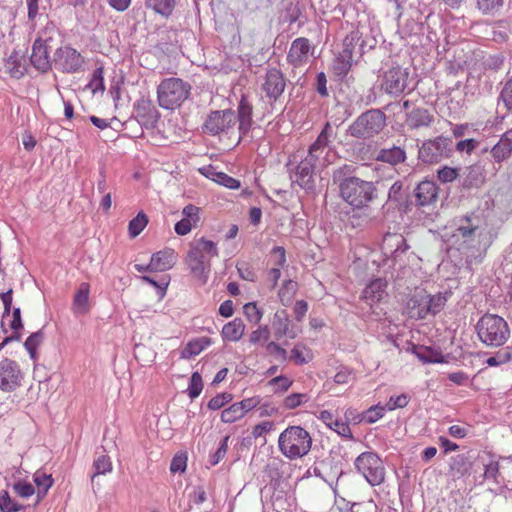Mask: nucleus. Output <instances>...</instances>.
I'll return each instance as SVG.
<instances>
[{
	"instance_id": "13d9d810",
	"label": "nucleus",
	"mask_w": 512,
	"mask_h": 512,
	"mask_svg": "<svg viewBox=\"0 0 512 512\" xmlns=\"http://www.w3.org/2000/svg\"><path fill=\"white\" fill-rule=\"evenodd\" d=\"M354 49H355L354 38L346 37L343 40L342 50L339 52L337 57L342 60H348V62H350L352 64Z\"/></svg>"
},
{
	"instance_id": "6e6552de",
	"label": "nucleus",
	"mask_w": 512,
	"mask_h": 512,
	"mask_svg": "<svg viewBox=\"0 0 512 512\" xmlns=\"http://www.w3.org/2000/svg\"><path fill=\"white\" fill-rule=\"evenodd\" d=\"M356 470L371 486H379L385 481V467L377 453L366 451L354 461Z\"/></svg>"
},
{
	"instance_id": "6ab92c4d",
	"label": "nucleus",
	"mask_w": 512,
	"mask_h": 512,
	"mask_svg": "<svg viewBox=\"0 0 512 512\" xmlns=\"http://www.w3.org/2000/svg\"><path fill=\"white\" fill-rule=\"evenodd\" d=\"M388 202L394 203L399 210L404 212L409 211L413 206L412 195L404 189L402 181L392 184L388 191Z\"/></svg>"
},
{
	"instance_id": "473e14b6",
	"label": "nucleus",
	"mask_w": 512,
	"mask_h": 512,
	"mask_svg": "<svg viewBox=\"0 0 512 512\" xmlns=\"http://www.w3.org/2000/svg\"><path fill=\"white\" fill-rule=\"evenodd\" d=\"M244 329L243 321L236 318L223 326L222 336L228 341L236 342L243 336Z\"/></svg>"
},
{
	"instance_id": "b1692460",
	"label": "nucleus",
	"mask_w": 512,
	"mask_h": 512,
	"mask_svg": "<svg viewBox=\"0 0 512 512\" xmlns=\"http://www.w3.org/2000/svg\"><path fill=\"white\" fill-rule=\"evenodd\" d=\"M90 284L82 282L78 286L72 302V310L75 314L84 315L90 310L89 304Z\"/></svg>"
},
{
	"instance_id": "a878e982",
	"label": "nucleus",
	"mask_w": 512,
	"mask_h": 512,
	"mask_svg": "<svg viewBox=\"0 0 512 512\" xmlns=\"http://www.w3.org/2000/svg\"><path fill=\"white\" fill-rule=\"evenodd\" d=\"M176 255L172 249H165L154 253L150 260V267L156 271H166L173 267Z\"/></svg>"
},
{
	"instance_id": "bf43d9fd",
	"label": "nucleus",
	"mask_w": 512,
	"mask_h": 512,
	"mask_svg": "<svg viewBox=\"0 0 512 512\" xmlns=\"http://www.w3.org/2000/svg\"><path fill=\"white\" fill-rule=\"evenodd\" d=\"M233 396L230 393H220L213 397L207 404L210 410H219L224 407L227 403L232 401Z\"/></svg>"
},
{
	"instance_id": "4468645a",
	"label": "nucleus",
	"mask_w": 512,
	"mask_h": 512,
	"mask_svg": "<svg viewBox=\"0 0 512 512\" xmlns=\"http://www.w3.org/2000/svg\"><path fill=\"white\" fill-rule=\"evenodd\" d=\"M22 373L19 365L9 358L0 361V389L5 392L14 391L21 385Z\"/></svg>"
},
{
	"instance_id": "39448f33",
	"label": "nucleus",
	"mask_w": 512,
	"mask_h": 512,
	"mask_svg": "<svg viewBox=\"0 0 512 512\" xmlns=\"http://www.w3.org/2000/svg\"><path fill=\"white\" fill-rule=\"evenodd\" d=\"M312 446L309 432L301 426H288L278 438L281 453L290 460L307 455Z\"/></svg>"
},
{
	"instance_id": "c85d7f7f",
	"label": "nucleus",
	"mask_w": 512,
	"mask_h": 512,
	"mask_svg": "<svg viewBox=\"0 0 512 512\" xmlns=\"http://www.w3.org/2000/svg\"><path fill=\"white\" fill-rule=\"evenodd\" d=\"M376 159L391 165L403 163L406 160V151L400 146H392L390 148H382Z\"/></svg>"
},
{
	"instance_id": "7ed1b4c3",
	"label": "nucleus",
	"mask_w": 512,
	"mask_h": 512,
	"mask_svg": "<svg viewBox=\"0 0 512 512\" xmlns=\"http://www.w3.org/2000/svg\"><path fill=\"white\" fill-rule=\"evenodd\" d=\"M387 126V116L379 108H370L348 126L347 135L359 140H371L382 133Z\"/></svg>"
},
{
	"instance_id": "864d4df0",
	"label": "nucleus",
	"mask_w": 512,
	"mask_h": 512,
	"mask_svg": "<svg viewBox=\"0 0 512 512\" xmlns=\"http://www.w3.org/2000/svg\"><path fill=\"white\" fill-rule=\"evenodd\" d=\"M327 156L321 152H314L311 148L308 150L307 156L303 159L305 163L311 164L312 168L316 170L318 167H325L327 165Z\"/></svg>"
},
{
	"instance_id": "f03ea898",
	"label": "nucleus",
	"mask_w": 512,
	"mask_h": 512,
	"mask_svg": "<svg viewBox=\"0 0 512 512\" xmlns=\"http://www.w3.org/2000/svg\"><path fill=\"white\" fill-rule=\"evenodd\" d=\"M482 219L475 213H468L454 220L450 242L458 251L468 252L477 248L483 234Z\"/></svg>"
},
{
	"instance_id": "ddd939ff",
	"label": "nucleus",
	"mask_w": 512,
	"mask_h": 512,
	"mask_svg": "<svg viewBox=\"0 0 512 512\" xmlns=\"http://www.w3.org/2000/svg\"><path fill=\"white\" fill-rule=\"evenodd\" d=\"M409 72L400 65L392 66L385 71L381 84L385 93L393 96L402 94L408 86Z\"/></svg>"
},
{
	"instance_id": "2f4dec72",
	"label": "nucleus",
	"mask_w": 512,
	"mask_h": 512,
	"mask_svg": "<svg viewBox=\"0 0 512 512\" xmlns=\"http://www.w3.org/2000/svg\"><path fill=\"white\" fill-rule=\"evenodd\" d=\"M484 183V176L480 166L472 165L466 168L461 185L464 189L478 188Z\"/></svg>"
},
{
	"instance_id": "c03bdc74",
	"label": "nucleus",
	"mask_w": 512,
	"mask_h": 512,
	"mask_svg": "<svg viewBox=\"0 0 512 512\" xmlns=\"http://www.w3.org/2000/svg\"><path fill=\"white\" fill-rule=\"evenodd\" d=\"M512 359V348L505 347L500 349L495 355L487 358L486 364L490 367L500 366Z\"/></svg>"
},
{
	"instance_id": "f8f14e48",
	"label": "nucleus",
	"mask_w": 512,
	"mask_h": 512,
	"mask_svg": "<svg viewBox=\"0 0 512 512\" xmlns=\"http://www.w3.org/2000/svg\"><path fill=\"white\" fill-rule=\"evenodd\" d=\"M236 123V116L231 109L211 111L202 126L203 132L212 136L227 133Z\"/></svg>"
},
{
	"instance_id": "f257e3e1",
	"label": "nucleus",
	"mask_w": 512,
	"mask_h": 512,
	"mask_svg": "<svg viewBox=\"0 0 512 512\" xmlns=\"http://www.w3.org/2000/svg\"><path fill=\"white\" fill-rule=\"evenodd\" d=\"M356 166L343 164L333 170L332 182L338 187L339 196L354 209H363L376 197V187L371 181L355 175Z\"/></svg>"
},
{
	"instance_id": "58836bf2",
	"label": "nucleus",
	"mask_w": 512,
	"mask_h": 512,
	"mask_svg": "<svg viewBox=\"0 0 512 512\" xmlns=\"http://www.w3.org/2000/svg\"><path fill=\"white\" fill-rule=\"evenodd\" d=\"M44 339V333L42 329L32 333L24 342V347L28 351L32 360L37 359V347L42 343Z\"/></svg>"
},
{
	"instance_id": "052dcab7",
	"label": "nucleus",
	"mask_w": 512,
	"mask_h": 512,
	"mask_svg": "<svg viewBox=\"0 0 512 512\" xmlns=\"http://www.w3.org/2000/svg\"><path fill=\"white\" fill-rule=\"evenodd\" d=\"M270 337V330L267 325L259 326L249 336V342L251 344H258L261 341L267 342Z\"/></svg>"
},
{
	"instance_id": "bb28decb",
	"label": "nucleus",
	"mask_w": 512,
	"mask_h": 512,
	"mask_svg": "<svg viewBox=\"0 0 512 512\" xmlns=\"http://www.w3.org/2000/svg\"><path fill=\"white\" fill-rule=\"evenodd\" d=\"M314 173L315 170L311 164L305 163L302 160L296 167L295 181L301 188L311 190L314 187Z\"/></svg>"
},
{
	"instance_id": "393cba45",
	"label": "nucleus",
	"mask_w": 512,
	"mask_h": 512,
	"mask_svg": "<svg viewBox=\"0 0 512 512\" xmlns=\"http://www.w3.org/2000/svg\"><path fill=\"white\" fill-rule=\"evenodd\" d=\"M335 136L336 134L333 127L329 122H327L316 140L310 145L309 148H311L314 152H321L323 155L328 156L330 151V144Z\"/></svg>"
},
{
	"instance_id": "423d86ee",
	"label": "nucleus",
	"mask_w": 512,
	"mask_h": 512,
	"mask_svg": "<svg viewBox=\"0 0 512 512\" xmlns=\"http://www.w3.org/2000/svg\"><path fill=\"white\" fill-rule=\"evenodd\" d=\"M479 340L489 347L503 346L510 337L507 322L496 314H484L476 324Z\"/></svg>"
},
{
	"instance_id": "f3484780",
	"label": "nucleus",
	"mask_w": 512,
	"mask_h": 512,
	"mask_svg": "<svg viewBox=\"0 0 512 512\" xmlns=\"http://www.w3.org/2000/svg\"><path fill=\"white\" fill-rule=\"evenodd\" d=\"M439 188L432 180H423L414 188L412 195L413 205L416 207L429 206L438 199Z\"/></svg>"
},
{
	"instance_id": "09e8293b",
	"label": "nucleus",
	"mask_w": 512,
	"mask_h": 512,
	"mask_svg": "<svg viewBox=\"0 0 512 512\" xmlns=\"http://www.w3.org/2000/svg\"><path fill=\"white\" fill-rule=\"evenodd\" d=\"M307 393H292L285 397L283 405L286 409H295L309 401Z\"/></svg>"
},
{
	"instance_id": "680f3d73",
	"label": "nucleus",
	"mask_w": 512,
	"mask_h": 512,
	"mask_svg": "<svg viewBox=\"0 0 512 512\" xmlns=\"http://www.w3.org/2000/svg\"><path fill=\"white\" fill-rule=\"evenodd\" d=\"M503 5V0H477V6L483 14L497 11Z\"/></svg>"
},
{
	"instance_id": "49530a36",
	"label": "nucleus",
	"mask_w": 512,
	"mask_h": 512,
	"mask_svg": "<svg viewBox=\"0 0 512 512\" xmlns=\"http://www.w3.org/2000/svg\"><path fill=\"white\" fill-rule=\"evenodd\" d=\"M24 505L14 502L8 493L3 490L0 492V511L1 512H18L24 509Z\"/></svg>"
},
{
	"instance_id": "ea45409f",
	"label": "nucleus",
	"mask_w": 512,
	"mask_h": 512,
	"mask_svg": "<svg viewBox=\"0 0 512 512\" xmlns=\"http://www.w3.org/2000/svg\"><path fill=\"white\" fill-rule=\"evenodd\" d=\"M403 243H404L403 235L397 234V233H393V234L388 233L383 237L382 250L385 255H390L391 257H393V254H394L393 250H395V248H396V246H398V244H403Z\"/></svg>"
},
{
	"instance_id": "8fccbe9b",
	"label": "nucleus",
	"mask_w": 512,
	"mask_h": 512,
	"mask_svg": "<svg viewBox=\"0 0 512 512\" xmlns=\"http://www.w3.org/2000/svg\"><path fill=\"white\" fill-rule=\"evenodd\" d=\"M460 169L449 166H443L437 171L438 180L443 183H451L455 181L459 176Z\"/></svg>"
},
{
	"instance_id": "aec40b11",
	"label": "nucleus",
	"mask_w": 512,
	"mask_h": 512,
	"mask_svg": "<svg viewBox=\"0 0 512 512\" xmlns=\"http://www.w3.org/2000/svg\"><path fill=\"white\" fill-rule=\"evenodd\" d=\"M31 64L40 72H46L51 68L53 60L50 61L46 42L42 39H36L32 46L30 56Z\"/></svg>"
},
{
	"instance_id": "6e6d98bb",
	"label": "nucleus",
	"mask_w": 512,
	"mask_h": 512,
	"mask_svg": "<svg viewBox=\"0 0 512 512\" xmlns=\"http://www.w3.org/2000/svg\"><path fill=\"white\" fill-rule=\"evenodd\" d=\"M266 351L278 361L285 362L288 359L287 351L280 344L274 341L266 344Z\"/></svg>"
},
{
	"instance_id": "4be33fe9",
	"label": "nucleus",
	"mask_w": 512,
	"mask_h": 512,
	"mask_svg": "<svg viewBox=\"0 0 512 512\" xmlns=\"http://www.w3.org/2000/svg\"><path fill=\"white\" fill-rule=\"evenodd\" d=\"M434 122V115L425 108L417 107L406 114L405 124L411 130L427 128Z\"/></svg>"
},
{
	"instance_id": "69168bd1",
	"label": "nucleus",
	"mask_w": 512,
	"mask_h": 512,
	"mask_svg": "<svg viewBox=\"0 0 512 512\" xmlns=\"http://www.w3.org/2000/svg\"><path fill=\"white\" fill-rule=\"evenodd\" d=\"M187 467V455L185 453L176 454L170 464L171 473L184 472Z\"/></svg>"
},
{
	"instance_id": "603ef678",
	"label": "nucleus",
	"mask_w": 512,
	"mask_h": 512,
	"mask_svg": "<svg viewBox=\"0 0 512 512\" xmlns=\"http://www.w3.org/2000/svg\"><path fill=\"white\" fill-rule=\"evenodd\" d=\"M242 410L239 409L237 403H233L221 413V420L224 423H233L243 417Z\"/></svg>"
},
{
	"instance_id": "c9c22d12",
	"label": "nucleus",
	"mask_w": 512,
	"mask_h": 512,
	"mask_svg": "<svg viewBox=\"0 0 512 512\" xmlns=\"http://www.w3.org/2000/svg\"><path fill=\"white\" fill-rule=\"evenodd\" d=\"M414 353L417 356V358L424 364L443 363L444 362L443 355L440 352H438L430 347L422 346V347L416 348Z\"/></svg>"
},
{
	"instance_id": "c756f323",
	"label": "nucleus",
	"mask_w": 512,
	"mask_h": 512,
	"mask_svg": "<svg viewBox=\"0 0 512 512\" xmlns=\"http://www.w3.org/2000/svg\"><path fill=\"white\" fill-rule=\"evenodd\" d=\"M239 132L247 134L252 126V105L243 97L238 105Z\"/></svg>"
},
{
	"instance_id": "0eeeda50",
	"label": "nucleus",
	"mask_w": 512,
	"mask_h": 512,
	"mask_svg": "<svg viewBox=\"0 0 512 512\" xmlns=\"http://www.w3.org/2000/svg\"><path fill=\"white\" fill-rule=\"evenodd\" d=\"M191 85L180 78H165L157 87L159 106L166 110L179 108L190 96Z\"/></svg>"
},
{
	"instance_id": "de8ad7c7",
	"label": "nucleus",
	"mask_w": 512,
	"mask_h": 512,
	"mask_svg": "<svg viewBox=\"0 0 512 512\" xmlns=\"http://www.w3.org/2000/svg\"><path fill=\"white\" fill-rule=\"evenodd\" d=\"M191 246H193L194 248H198L200 252L206 254L210 258L218 256L217 245L215 242L211 240L200 238L199 240L193 242Z\"/></svg>"
},
{
	"instance_id": "f704fd0d",
	"label": "nucleus",
	"mask_w": 512,
	"mask_h": 512,
	"mask_svg": "<svg viewBox=\"0 0 512 512\" xmlns=\"http://www.w3.org/2000/svg\"><path fill=\"white\" fill-rule=\"evenodd\" d=\"M33 480L35 485L37 486L38 503L41 500V498H43L47 494L48 490L53 485L54 481L51 475H48L41 471L35 472Z\"/></svg>"
},
{
	"instance_id": "3c124183",
	"label": "nucleus",
	"mask_w": 512,
	"mask_h": 512,
	"mask_svg": "<svg viewBox=\"0 0 512 512\" xmlns=\"http://www.w3.org/2000/svg\"><path fill=\"white\" fill-rule=\"evenodd\" d=\"M203 389V381L199 372H193L188 386V395L191 399H195L200 395Z\"/></svg>"
},
{
	"instance_id": "20e7f679",
	"label": "nucleus",
	"mask_w": 512,
	"mask_h": 512,
	"mask_svg": "<svg viewBox=\"0 0 512 512\" xmlns=\"http://www.w3.org/2000/svg\"><path fill=\"white\" fill-rule=\"evenodd\" d=\"M446 302L441 293L431 295L424 289L416 290L405 304V313L411 319L424 320L441 312Z\"/></svg>"
},
{
	"instance_id": "5fc2aeb1",
	"label": "nucleus",
	"mask_w": 512,
	"mask_h": 512,
	"mask_svg": "<svg viewBox=\"0 0 512 512\" xmlns=\"http://www.w3.org/2000/svg\"><path fill=\"white\" fill-rule=\"evenodd\" d=\"M346 507L350 512H377V506L373 500L347 503Z\"/></svg>"
},
{
	"instance_id": "79ce46f5",
	"label": "nucleus",
	"mask_w": 512,
	"mask_h": 512,
	"mask_svg": "<svg viewBox=\"0 0 512 512\" xmlns=\"http://www.w3.org/2000/svg\"><path fill=\"white\" fill-rule=\"evenodd\" d=\"M86 88L91 90L93 94L97 92H103L105 90L103 67H97L93 71L91 79Z\"/></svg>"
},
{
	"instance_id": "9b49d317",
	"label": "nucleus",
	"mask_w": 512,
	"mask_h": 512,
	"mask_svg": "<svg viewBox=\"0 0 512 512\" xmlns=\"http://www.w3.org/2000/svg\"><path fill=\"white\" fill-rule=\"evenodd\" d=\"M287 85V78L281 69L277 67H267L261 90L269 104L276 103L283 95Z\"/></svg>"
},
{
	"instance_id": "338daca9",
	"label": "nucleus",
	"mask_w": 512,
	"mask_h": 512,
	"mask_svg": "<svg viewBox=\"0 0 512 512\" xmlns=\"http://www.w3.org/2000/svg\"><path fill=\"white\" fill-rule=\"evenodd\" d=\"M292 383L293 381L284 375L274 377L269 381L270 386L276 387L274 390L276 393L287 391L291 387Z\"/></svg>"
},
{
	"instance_id": "774afa93",
	"label": "nucleus",
	"mask_w": 512,
	"mask_h": 512,
	"mask_svg": "<svg viewBox=\"0 0 512 512\" xmlns=\"http://www.w3.org/2000/svg\"><path fill=\"white\" fill-rule=\"evenodd\" d=\"M499 99L503 101L507 110L512 112V77L505 83Z\"/></svg>"
},
{
	"instance_id": "1a4fd4ad",
	"label": "nucleus",
	"mask_w": 512,
	"mask_h": 512,
	"mask_svg": "<svg viewBox=\"0 0 512 512\" xmlns=\"http://www.w3.org/2000/svg\"><path fill=\"white\" fill-rule=\"evenodd\" d=\"M53 65L59 72L75 74L84 71L86 60L79 51L67 45L56 49L53 55Z\"/></svg>"
},
{
	"instance_id": "2eb2a0df",
	"label": "nucleus",
	"mask_w": 512,
	"mask_h": 512,
	"mask_svg": "<svg viewBox=\"0 0 512 512\" xmlns=\"http://www.w3.org/2000/svg\"><path fill=\"white\" fill-rule=\"evenodd\" d=\"M133 114L139 124L146 129L155 128L160 118V113L152 100L144 97L134 104Z\"/></svg>"
},
{
	"instance_id": "37998d69",
	"label": "nucleus",
	"mask_w": 512,
	"mask_h": 512,
	"mask_svg": "<svg viewBox=\"0 0 512 512\" xmlns=\"http://www.w3.org/2000/svg\"><path fill=\"white\" fill-rule=\"evenodd\" d=\"M6 67L13 78H21L25 74V68L21 65V59L13 52L6 60Z\"/></svg>"
},
{
	"instance_id": "cd10ccee",
	"label": "nucleus",
	"mask_w": 512,
	"mask_h": 512,
	"mask_svg": "<svg viewBox=\"0 0 512 512\" xmlns=\"http://www.w3.org/2000/svg\"><path fill=\"white\" fill-rule=\"evenodd\" d=\"M387 282L382 278L371 281L363 290V298L372 303L381 301L386 295Z\"/></svg>"
},
{
	"instance_id": "dca6fc26",
	"label": "nucleus",
	"mask_w": 512,
	"mask_h": 512,
	"mask_svg": "<svg viewBox=\"0 0 512 512\" xmlns=\"http://www.w3.org/2000/svg\"><path fill=\"white\" fill-rule=\"evenodd\" d=\"M272 328L277 340H280L283 337L295 339L301 333V328L291 322L285 309L277 310L274 313Z\"/></svg>"
},
{
	"instance_id": "9d476101",
	"label": "nucleus",
	"mask_w": 512,
	"mask_h": 512,
	"mask_svg": "<svg viewBox=\"0 0 512 512\" xmlns=\"http://www.w3.org/2000/svg\"><path fill=\"white\" fill-rule=\"evenodd\" d=\"M452 152V140L443 136L426 140L418 150V159L425 164L439 163Z\"/></svg>"
},
{
	"instance_id": "7c9ffc66",
	"label": "nucleus",
	"mask_w": 512,
	"mask_h": 512,
	"mask_svg": "<svg viewBox=\"0 0 512 512\" xmlns=\"http://www.w3.org/2000/svg\"><path fill=\"white\" fill-rule=\"evenodd\" d=\"M471 462L464 454H459L450 459L449 473L454 478H461L469 474Z\"/></svg>"
},
{
	"instance_id": "e433bc0d",
	"label": "nucleus",
	"mask_w": 512,
	"mask_h": 512,
	"mask_svg": "<svg viewBox=\"0 0 512 512\" xmlns=\"http://www.w3.org/2000/svg\"><path fill=\"white\" fill-rule=\"evenodd\" d=\"M94 473L91 475V481L99 475H105L112 471V462L110 457L102 454L99 455L93 462Z\"/></svg>"
},
{
	"instance_id": "a211bd4d",
	"label": "nucleus",
	"mask_w": 512,
	"mask_h": 512,
	"mask_svg": "<svg viewBox=\"0 0 512 512\" xmlns=\"http://www.w3.org/2000/svg\"><path fill=\"white\" fill-rule=\"evenodd\" d=\"M310 51L309 39L305 37L296 38L291 43L287 54V62L294 68H299L308 62Z\"/></svg>"
},
{
	"instance_id": "4c0bfd02",
	"label": "nucleus",
	"mask_w": 512,
	"mask_h": 512,
	"mask_svg": "<svg viewBox=\"0 0 512 512\" xmlns=\"http://www.w3.org/2000/svg\"><path fill=\"white\" fill-rule=\"evenodd\" d=\"M210 343L211 340L208 337H202L196 340H192L188 342L182 354L184 357L196 356L200 354L205 349V347L209 346Z\"/></svg>"
},
{
	"instance_id": "a18cd8bd",
	"label": "nucleus",
	"mask_w": 512,
	"mask_h": 512,
	"mask_svg": "<svg viewBox=\"0 0 512 512\" xmlns=\"http://www.w3.org/2000/svg\"><path fill=\"white\" fill-rule=\"evenodd\" d=\"M148 223V218L143 212H139L128 225L129 235L134 238L138 236Z\"/></svg>"
},
{
	"instance_id": "412c9836",
	"label": "nucleus",
	"mask_w": 512,
	"mask_h": 512,
	"mask_svg": "<svg viewBox=\"0 0 512 512\" xmlns=\"http://www.w3.org/2000/svg\"><path fill=\"white\" fill-rule=\"evenodd\" d=\"M492 161L497 164L508 160L512 155V129L507 130L490 149Z\"/></svg>"
},
{
	"instance_id": "4d7b16f0",
	"label": "nucleus",
	"mask_w": 512,
	"mask_h": 512,
	"mask_svg": "<svg viewBox=\"0 0 512 512\" xmlns=\"http://www.w3.org/2000/svg\"><path fill=\"white\" fill-rule=\"evenodd\" d=\"M244 314L249 320V322L258 324L262 317L263 312L257 307L256 303L250 302L244 305Z\"/></svg>"
},
{
	"instance_id": "e2e57ef3",
	"label": "nucleus",
	"mask_w": 512,
	"mask_h": 512,
	"mask_svg": "<svg viewBox=\"0 0 512 512\" xmlns=\"http://www.w3.org/2000/svg\"><path fill=\"white\" fill-rule=\"evenodd\" d=\"M13 490L22 498H28L35 493V489L31 483L21 480L14 483Z\"/></svg>"
},
{
	"instance_id": "0e129e2a",
	"label": "nucleus",
	"mask_w": 512,
	"mask_h": 512,
	"mask_svg": "<svg viewBox=\"0 0 512 512\" xmlns=\"http://www.w3.org/2000/svg\"><path fill=\"white\" fill-rule=\"evenodd\" d=\"M409 396L407 394H401L398 396H391L389 401L387 402L385 409L389 411H393L398 408H404L409 403Z\"/></svg>"
},
{
	"instance_id": "a19ab883",
	"label": "nucleus",
	"mask_w": 512,
	"mask_h": 512,
	"mask_svg": "<svg viewBox=\"0 0 512 512\" xmlns=\"http://www.w3.org/2000/svg\"><path fill=\"white\" fill-rule=\"evenodd\" d=\"M146 5L163 16H169L174 9L175 0H146Z\"/></svg>"
},
{
	"instance_id": "5701e85b",
	"label": "nucleus",
	"mask_w": 512,
	"mask_h": 512,
	"mask_svg": "<svg viewBox=\"0 0 512 512\" xmlns=\"http://www.w3.org/2000/svg\"><path fill=\"white\" fill-rule=\"evenodd\" d=\"M186 263L193 277L196 278L200 284H206L211 271L210 261H199L196 253H187Z\"/></svg>"
},
{
	"instance_id": "72a5a7b5",
	"label": "nucleus",
	"mask_w": 512,
	"mask_h": 512,
	"mask_svg": "<svg viewBox=\"0 0 512 512\" xmlns=\"http://www.w3.org/2000/svg\"><path fill=\"white\" fill-rule=\"evenodd\" d=\"M385 407L381 405H374L365 410L364 412L357 414L353 417L354 423H367L373 424L384 416Z\"/></svg>"
}]
</instances>
